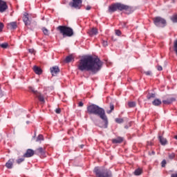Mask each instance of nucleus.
Wrapping results in <instances>:
<instances>
[{"label":"nucleus","instance_id":"f257e3e1","mask_svg":"<svg viewBox=\"0 0 177 177\" xmlns=\"http://www.w3.org/2000/svg\"><path fill=\"white\" fill-rule=\"evenodd\" d=\"M102 65L100 59L91 55H86L80 59L77 68L80 71H91L93 74H96L102 68Z\"/></svg>","mask_w":177,"mask_h":177},{"label":"nucleus","instance_id":"f03ea898","mask_svg":"<svg viewBox=\"0 0 177 177\" xmlns=\"http://www.w3.org/2000/svg\"><path fill=\"white\" fill-rule=\"evenodd\" d=\"M88 114H93L94 115H97L103 120L104 124L100 125V128H107L109 125V120H107V116L106 115V112L104 109L95 104H92L87 106Z\"/></svg>","mask_w":177,"mask_h":177},{"label":"nucleus","instance_id":"7ed1b4c3","mask_svg":"<svg viewBox=\"0 0 177 177\" xmlns=\"http://www.w3.org/2000/svg\"><path fill=\"white\" fill-rule=\"evenodd\" d=\"M117 10H125V12L128 15H129V13H132V8L125 4H122L121 3H116L109 6V13L117 12Z\"/></svg>","mask_w":177,"mask_h":177},{"label":"nucleus","instance_id":"20e7f679","mask_svg":"<svg viewBox=\"0 0 177 177\" xmlns=\"http://www.w3.org/2000/svg\"><path fill=\"white\" fill-rule=\"evenodd\" d=\"M57 30H59L60 34L63 35L64 38H65V37H73L74 35L73 28L66 26H59Z\"/></svg>","mask_w":177,"mask_h":177},{"label":"nucleus","instance_id":"39448f33","mask_svg":"<svg viewBox=\"0 0 177 177\" xmlns=\"http://www.w3.org/2000/svg\"><path fill=\"white\" fill-rule=\"evenodd\" d=\"M94 173L97 177H111V171L107 169L95 167Z\"/></svg>","mask_w":177,"mask_h":177},{"label":"nucleus","instance_id":"423d86ee","mask_svg":"<svg viewBox=\"0 0 177 177\" xmlns=\"http://www.w3.org/2000/svg\"><path fill=\"white\" fill-rule=\"evenodd\" d=\"M153 23L156 27H165V24H167V21L164 19V18H161L160 17H156L153 18Z\"/></svg>","mask_w":177,"mask_h":177},{"label":"nucleus","instance_id":"0eeeda50","mask_svg":"<svg viewBox=\"0 0 177 177\" xmlns=\"http://www.w3.org/2000/svg\"><path fill=\"white\" fill-rule=\"evenodd\" d=\"M73 2L69 3V6L74 9H80L82 7V0H72Z\"/></svg>","mask_w":177,"mask_h":177},{"label":"nucleus","instance_id":"6e6552de","mask_svg":"<svg viewBox=\"0 0 177 177\" xmlns=\"http://www.w3.org/2000/svg\"><path fill=\"white\" fill-rule=\"evenodd\" d=\"M29 90L30 92H32L34 95L38 97L39 102H41V103H45V98L44 97V95H41V93H39L38 91H35V89L33 88V87L30 86Z\"/></svg>","mask_w":177,"mask_h":177},{"label":"nucleus","instance_id":"1a4fd4ad","mask_svg":"<svg viewBox=\"0 0 177 177\" xmlns=\"http://www.w3.org/2000/svg\"><path fill=\"white\" fill-rule=\"evenodd\" d=\"M6 9H8V5L6 4V2L0 0V13H3Z\"/></svg>","mask_w":177,"mask_h":177},{"label":"nucleus","instance_id":"9d476101","mask_svg":"<svg viewBox=\"0 0 177 177\" xmlns=\"http://www.w3.org/2000/svg\"><path fill=\"white\" fill-rule=\"evenodd\" d=\"M50 70L53 76L57 75V74L60 73V69L57 66H53L52 68H50Z\"/></svg>","mask_w":177,"mask_h":177},{"label":"nucleus","instance_id":"9b49d317","mask_svg":"<svg viewBox=\"0 0 177 177\" xmlns=\"http://www.w3.org/2000/svg\"><path fill=\"white\" fill-rule=\"evenodd\" d=\"M23 21L26 26H30V24H31V21H30V18H28V13L25 12L24 14Z\"/></svg>","mask_w":177,"mask_h":177},{"label":"nucleus","instance_id":"f8f14e48","mask_svg":"<svg viewBox=\"0 0 177 177\" xmlns=\"http://www.w3.org/2000/svg\"><path fill=\"white\" fill-rule=\"evenodd\" d=\"M35 153V152L34 151V150L29 149H27L26 152L24 155V157L26 158H30V157H32Z\"/></svg>","mask_w":177,"mask_h":177},{"label":"nucleus","instance_id":"ddd939ff","mask_svg":"<svg viewBox=\"0 0 177 177\" xmlns=\"http://www.w3.org/2000/svg\"><path fill=\"white\" fill-rule=\"evenodd\" d=\"M13 164H15V159L11 158L6 163V167L8 169H12L13 168Z\"/></svg>","mask_w":177,"mask_h":177},{"label":"nucleus","instance_id":"4468645a","mask_svg":"<svg viewBox=\"0 0 177 177\" xmlns=\"http://www.w3.org/2000/svg\"><path fill=\"white\" fill-rule=\"evenodd\" d=\"M122 142H124V138L122 137H118L116 138L112 139V143H113L114 145L122 143Z\"/></svg>","mask_w":177,"mask_h":177},{"label":"nucleus","instance_id":"2eb2a0df","mask_svg":"<svg viewBox=\"0 0 177 177\" xmlns=\"http://www.w3.org/2000/svg\"><path fill=\"white\" fill-rule=\"evenodd\" d=\"M175 98L174 97H170L167 98V100H162L163 104H171V103L175 102Z\"/></svg>","mask_w":177,"mask_h":177},{"label":"nucleus","instance_id":"dca6fc26","mask_svg":"<svg viewBox=\"0 0 177 177\" xmlns=\"http://www.w3.org/2000/svg\"><path fill=\"white\" fill-rule=\"evenodd\" d=\"M158 138H159L160 143L162 145V146H165V145L168 144V141L164 137L159 136Z\"/></svg>","mask_w":177,"mask_h":177},{"label":"nucleus","instance_id":"f3484780","mask_svg":"<svg viewBox=\"0 0 177 177\" xmlns=\"http://www.w3.org/2000/svg\"><path fill=\"white\" fill-rule=\"evenodd\" d=\"M33 71L35 73V74H37L38 75H41V74H42V69L37 66H35L33 67Z\"/></svg>","mask_w":177,"mask_h":177},{"label":"nucleus","instance_id":"a211bd4d","mask_svg":"<svg viewBox=\"0 0 177 177\" xmlns=\"http://www.w3.org/2000/svg\"><path fill=\"white\" fill-rule=\"evenodd\" d=\"M36 154H40L41 156H44L45 154V150L42 147L37 148L35 150Z\"/></svg>","mask_w":177,"mask_h":177},{"label":"nucleus","instance_id":"6ab92c4d","mask_svg":"<svg viewBox=\"0 0 177 177\" xmlns=\"http://www.w3.org/2000/svg\"><path fill=\"white\" fill-rule=\"evenodd\" d=\"M8 28H11V30H15L17 28V23L16 21L11 22L8 24Z\"/></svg>","mask_w":177,"mask_h":177},{"label":"nucleus","instance_id":"aec40b11","mask_svg":"<svg viewBox=\"0 0 177 177\" xmlns=\"http://www.w3.org/2000/svg\"><path fill=\"white\" fill-rule=\"evenodd\" d=\"M88 34L90 37H93L94 35H97V29L93 28L89 30Z\"/></svg>","mask_w":177,"mask_h":177},{"label":"nucleus","instance_id":"412c9836","mask_svg":"<svg viewBox=\"0 0 177 177\" xmlns=\"http://www.w3.org/2000/svg\"><path fill=\"white\" fill-rule=\"evenodd\" d=\"M162 102L160 101V99H155L153 102H152V104L153 106H160V104H162Z\"/></svg>","mask_w":177,"mask_h":177},{"label":"nucleus","instance_id":"4be33fe9","mask_svg":"<svg viewBox=\"0 0 177 177\" xmlns=\"http://www.w3.org/2000/svg\"><path fill=\"white\" fill-rule=\"evenodd\" d=\"M73 60H74V57H73V55H68L66 57L65 62L66 63H70Z\"/></svg>","mask_w":177,"mask_h":177},{"label":"nucleus","instance_id":"5701e85b","mask_svg":"<svg viewBox=\"0 0 177 177\" xmlns=\"http://www.w3.org/2000/svg\"><path fill=\"white\" fill-rule=\"evenodd\" d=\"M134 175H136V176H139V175H142L141 169L138 168V169H136L134 171Z\"/></svg>","mask_w":177,"mask_h":177},{"label":"nucleus","instance_id":"b1692460","mask_svg":"<svg viewBox=\"0 0 177 177\" xmlns=\"http://www.w3.org/2000/svg\"><path fill=\"white\" fill-rule=\"evenodd\" d=\"M128 106L130 109H132L133 107L136 106V102H128Z\"/></svg>","mask_w":177,"mask_h":177},{"label":"nucleus","instance_id":"393cba45","mask_svg":"<svg viewBox=\"0 0 177 177\" xmlns=\"http://www.w3.org/2000/svg\"><path fill=\"white\" fill-rule=\"evenodd\" d=\"M154 97H156V94L154 93H149L147 96V98L148 99V100H150V99H153Z\"/></svg>","mask_w":177,"mask_h":177},{"label":"nucleus","instance_id":"a878e982","mask_svg":"<svg viewBox=\"0 0 177 177\" xmlns=\"http://www.w3.org/2000/svg\"><path fill=\"white\" fill-rule=\"evenodd\" d=\"M175 153H168V157L169 160H174L175 159Z\"/></svg>","mask_w":177,"mask_h":177},{"label":"nucleus","instance_id":"bb28decb","mask_svg":"<svg viewBox=\"0 0 177 177\" xmlns=\"http://www.w3.org/2000/svg\"><path fill=\"white\" fill-rule=\"evenodd\" d=\"M9 46V44L8 43H3L0 44V47L2 48L3 49H6Z\"/></svg>","mask_w":177,"mask_h":177},{"label":"nucleus","instance_id":"cd10ccee","mask_svg":"<svg viewBox=\"0 0 177 177\" xmlns=\"http://www.w3.org/2000/svg\"><path fill=\"white\" fill-rule=\"evenodd\" d=\"M115 121V122H117V124H122V122H124V119L116 118Z\"/></svg>","mask_w":177,"mask_h":177},{"label":"nucleus","instance_id":"c85d7f7f","mask_svg":"<svg viewBox=\"0 0 177 177\" xmlns=\"http://www.w3.org/2000/svg\"><path fill=\"white\" fill-rule=\"evenodd\" d=\"M42 31H43L44 35H49V30L48 29H46V28H43Z\"/></svg>","mask_w":177,"mask_h":177},{"label":"nucleus","instance_id":"c756f323","mask_svg":"<svg viewBox=\"0 0 177 177\" xmlns=\"http://www.w3.org/2000/svg\"><path fill=\"white\" fill-rule=\"evenodd\" d=\"M40 140H44V136L39 134L37 138L36 142H39Z\"/></svg>","mask_w":177,"mask_h":177},{"label":"nucleus","instance_id":"7c9ffc66","mask_svg":"<svg viewBox=\"0 0 177 177\" xmlns=\"http://www.w3.org/2000/svg\"><path fill=\"white\" fill-rule=\"evenodd\" d=\"M171 21H173V23H177V15H174L171 17Z\"/></svg>","mask_w":177,"mask_h":177},{"label":"nucleus","instance_id":"2f4dec72","mask_svg":"<svg viewBox=\"0 0 177 177\" xmlns=\"http://www.w3.org/2000/svg\"><path fill=\"white\" fill-rule=\"evenodd\" d=\"M110 109H111L110 111H107V113H108V114H110V113H111V111H113V110H114V105L111 104V105H110Z\"/></svg>","mask_w":177,"mask_h":177},{"label":"nucleus","instance_id":"473e14b6","mask_svg":"<svg viewBox=\"0 0 177 177\" xmlns=\"http://www.w3.org/2000/svg\"><path fill=\"white\" fill-rule=\"evenodd\" d=\"M23 161H24V158H21L17 160V164H21V162H23Z\"/></svg>","mask_w":177,"mask_h":177},{"label":"nucleus","instance_id":"72a5a7b5","mask_svg":"<svg viewBox=\"0 0 177 177\" xmlns=\"http://www.w3.org/2000/svg\"><path fill=\"white\" fill-rule=\"evenodd\" d=\"M55 113H56V114H60V113H62V109H60V108L56 109Z\"/></svg>","mask_w":177,"mask_h":177},{"label":"nucleus","instance_id":"f704fd0d","mask_svg":"<svg viewBox=\"0 0 177 177\" xmlns=\"http://www.w3.org/2000/svg\"><path fill=\"white\" fill-rule=\"evenodd\" d=\"M115 35L120 37L121 35V30H115Z\"/></svg>","mask_w":177,"mask_h":177},{"label":"nucleus","instance_id":"c9c22d12","mask_svg":"<svg viewBox=\"0 0 177 177\" xmlns=\"http://www.w3.org/2000/svg\"><path fill=\"white\" fill-rule=\"evenodd\" d=\"M102 45H103V46H104V47L107 46L109 45L108 43H107V41H106V40H102Z\"/></svg>","mask_w":177,"mask_h":177},{"label":"nucleus","instance_id":"e433bc0d","mask_svg":"<svg viewBox=\"0 0 177 177\" xmlns=\"http://www.w3.org/2000/svg\"><path fill=\"white\" fill-rule=\"evenodd\" d=\"M167 164V161L165 160H163L162 161V167H165V165Z\"/></svg>","mask_w":177,"mask_h":177},{"label":"nucleus","instance_id":"4c0bfd02","mask_svg":"<svg viewBox=\"0 0 177 177\" xmlns=\"http://www.w3.org/2000/svg\"><path fill=\"white\" fill-rule=\"evenodd\" d=\"M3 30V24L0 22V32Z\"/></svg>","mask_w":177,"mask_h":177},{"label":"nucleus","instance_id":"58836bf2","mask_svg":"<svg viewBox=\"0 0 177 177\" xmlns=\"http://www.w3.org/2000/svg\"><path fill=\"white\" fill-rule=\"evenodd\" d=\"M145 74L146 75H151V71H146V72H145Z\"/></svg>","mask_w":177,"mask_h":177},{"label":"nucleus","instance_id":"ea45409f","mask_svg":"<svg viewBox=\"0 0 177 177\" xmlns=\"http://www.w3.org/2000/svg\"><path fill=\"white\" fill-rule=\"evenodd\" d=\"M158 71H162V66H158Z\"/></svg>","mask_w":177,"mask_h":177},{"label":"nucleus","instance_id":"a19ab883","mask_svg":"<svg viewBox=\"0 0 177 177\" xmlns=\"http://www.w3.org/2000/svg\"><path fill=\"white\" fill-rule=\"evenodd\" d=\"M28 50H29L30 53H35V50H34V49H32V48H30Z\"/></svg>","mask_w":177,"mask_h":177},{"label":"nucleus","instance_id":"79ce46f5","mask_svg":"<svg viewBox=\"0 0 177 177\" xmlns=\"http://www.w3.org/2000/svg\"><path fill=\"white\" fill-rule=\"evenodd\" d=\"M84 106V103L82 102H79V106L82 107Z\"/></svg>","mask_w":177,"mask_h":177},{"label":"nucleus","instance_id":"37998d69","mask_svg":"<svg viewBox=\"0 0 177 177\" xmlns=\"http://www.w3.org/2000/svg\"><path fill=\"white\" fill-rule=\"evenodd\" d=\"M91 7L88 6L86 8V10H91Z\"/></svg>","mask_w":177,"mask_h":177},{"label":"nucleus","instance_id":"c03bdc74","mask_svg":"<svg viewBox=\"0 0 177 177\" xmlns=\"http://www.w3.org/2000/svg\"><path fill=\"white\" fill-rule=\"evenodd\" d=\"M171 177H177V173L176 174H172Z\"/></svg>","mask_w":177,"mask_h":177},{"label":"nucleus","instance_id":"a18cd8bd","mask_svg":"<svg viewBox=\"0 0 177 177\" xmlns=\"http://www.w3.org/2000/svg\"><path fill=\"white\" fill-rule=\"evenodd\" d=\"M174 139H176L177 140V136H175Z\"/></svg>","mask_w":177,"mask_h":177},{"label":"nucleus","instance_id":"49530a36","mask_svg":"<svg viewBox=\"0 0 177 177\" xmlns=\"http://www.w3.org/2000/svg\"><path fill=\"white\" fill-rule=\"evenodd\" d=\"M81 149L84 147V145H80Z\"/></svg>","mask_w":177,"mask_h":177},{"label":"nucleus","instance_id":"de8ad7c7","mask_svg":"<svg viewBox=\"0 0 177 177\" xmlns=\"http://www.w3.org/2000/svg\"><path fill=\"white\" fill-rule=\"evenodd\" d=\"M26 123H27V124H30V122L27 121Z\"/></svg>","mask_w":177,"mask_h":177},{"label":"nucleus","instance_id":"09e8293b","mask_svg":"<svg viewBox=\"0 0 177 177\" xmlns=\"http://www.w3.org/2000/svg\"><path fill=\"white\" fill-rule=\"evenodd\" d=\"M153 154H155L154 151L152 152Z\"/></svg>","mask_w":177,"mask_h":177}]
</instances>
